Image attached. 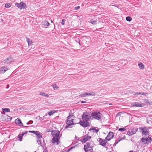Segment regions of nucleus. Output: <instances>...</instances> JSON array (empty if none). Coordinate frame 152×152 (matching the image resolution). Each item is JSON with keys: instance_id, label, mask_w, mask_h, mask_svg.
Wrapping results in <instances>:
<instances>
[{"instance_id": "55", "label": "nucleus", "mask_w": 152, "mask_h": 152, "mask_svg": "<svg viewBox=\"0 0 152 152\" xmlns=\"http://www.w3.org/2000/svg\"><path fill=\"white\" fill-rule=\"evenodd\" d=\"M72 149V148H70L69 149V150H70V149Z\"/></svg>"}, {"instance_id": "6", "label": "nucleus", "mask_w": 152, "mask_h": 152, "mask_svg": "<svg viewBox=\"0 0 152 152\" xmlns=\"http://www.w3.org/2000/svg\"><path fill=\"white\" fill-rule=\"evenodd\" d=\"M15 6L18 8H20V9L25 8L26 7V4L23 2H21L20 4L16 3L15 4Z\"/></svg>"}, {"instance_id": "39", "label": "nucleus", "mask_w": 152, "mask_h": 152, "mask_svg": "<svg viewBox=\"0 0 152 152\" xmlns=\"http://www.w3.org/2000/svg\"><path fill=\"white\" fill-rule=\"evenodd\" d=\"M40 94L42 95V96H45V93L44 92H40Z\"/></svg>"}, {"instance_id": "32", "label": "nucleus", "mask_w": 152, "mask_h": 152, "mask_svg": "<svg viewBox=\"0 0 152 152\" xmlns=\"http://www.w3.org/2000/svg\"><path fill=\"white\" fill-rule=\"evenodd\" d=\"M119 131L121 132L125 131L126 130V129L124 128H120L118 129Z\"/></svg>"}, {"instance_id": "7", "label": "nucleus", "mask_w": 152, "mask_h": 152, "mask_svg": "<svg viewBox=\"0 0 152 152\" xmlns=\"http://www.w3.org/2000/svg\"><path fill=\"white\" fill-rule=\"evenodd\" d=\"M78 124H79L82 126L85 127L89 126V123L87 121H80Z\"/></svg>"}, {"instance_id": "29", "label": "nucleus", "mask_w": 152, "mask_h": 152, "mask_svg": "<svg viewBox=\"0 0 152 152\" xmlns=\"http://www.w3.org/2000/svg\"><path fill=\"white\" fill-rule=\"evenodd\" d=\"M55 113V111H52V110H51V111H50L48 113V114L50 116V115H52L53 114Z\"/></svg>"}, {"instance_id": "28", "label": "nucleus", "mask_w": 152, "mask_h": 152, "mask_svg": "<svg viewBox=\"0 0 152 152\" xmlns=\"http://www.w3.org/2000/svg\"><path fill=\"white\" fill-rule=\"evenodd\" d=\"M132 20V18L130 16H128L126 18V20L128 21H130Z\"/></svg>"}, {"instance_id": "22", "label": "nucleus", "mask_w": 152, "mask_h": 152, "mask_svg": "<svg viewBox=\"0 0 152 152\" xmlns=\"http://www.w3.org/2000/svg\"><path fill=\"white\" fill-rule=\"evenodd\" d=\"M145 137H142L141 139V141H142V142L143 143V144H148L146 142L145 140Z\"/></svg>"}, {"instance_id": "40", "label": "nucleus", "mask_w": 152, "mask_h": 152, "mask_svg": "<svg viewBox=\"0 0 152 152\" xmlns=\"http://www.w3.org/2000/svg\"><path fill=\"white\" fill-rule=\"evenodd\" d=\"M89 93L90 94V95H91L93 96H94L95 95V94L93 92L90 93Z\"/></svg>"}, {"instance_id": "56", "label": "nucleus", "mask_w": 152, "mask_h": 152, "mask_svg": "<svg viewBox=\"0 0 152 152\" xmlns=\"http://www.w3.org/2000/svg\"><path fill=\"white\" fill-rule=\"evenodd\" d=\"M25 127H28V126H25Z\"/></svg>"}, {"instance_id": "34", "label": "nucleus", "mask_w": 152, "mask_h": 152, "mask_svg": "<svg viewBox=\"0 0 152 152\" xmlns=\"http://www.w3.org/2000/svg\"><path fill=\"white\" fill-rule=\"evenodd\" d=\"M53 87L55 90L58 88V87L56 84L54 85L53 86Z\"/></svg>"}, {"instance_id": "4", "label": "nucleus", "mask_w": 152, "mask_h": 152, "mask_svg": "<svg viewBox=\"0 0 152 152\" xmlns=\"http://www.w3.org/2000/svg\"><path fill=\"white\" fill-rule=\"evenodd\" d=\"M86 144L84 145V150L86 152H88L90 151H92L93 150L92 146H90V144L89 142L86 143Z\"/></svg>"}, {"instance_id": "54", "label": "nucleus", "mask_w": 152, "mask_h": 152, "mask_svg": "<svg viewBox=\"0 0 152 152\" xmlns=\"http://www.w3.org/2000/svg\"><path fill=\"white\" fill-rule=\"evenodd\" d=\"M51 23L53 22V21H52V20H51Z\"/></svg>"}, {"instance_id": "48", "label": "nucleus", "mask_w": 152, "mask_h": 152, "mask_svg": "<svg viewBox=\"0 0 152 152\" xmlns=\"http://www.w3.org/2000/svg\"><path fill=\"white\" fill-rule=\"evenodd\" d=\"M86 103V101H81V103Z\"/></svg>"}, {"instance_id": "2", "label": "nucleus", "mask_w": 152, "mask_h": 152, "mask_svg": "<svg viewBox=\"0 0 152 152\" xmlns=\"http://www.w3.org/2000/svg\"><path fill=\"white\" fill-rule=\"evenodd\" d=\"M150 128L149 127L147 128L146 127H140L139 128V130L140 132L142 133V135H144V137H147V136H149V129Z\"/></svg>"}, {"instance_id": "58", "label": "nucleus", "mask_w": 152, "mask_h": 152, "mask_svg": "<svg viewBox=\"0 0 152 152\" xmlns=\"http://www.w3.org/2000/svg\"><path fill=\"white\" fill-rule=\"evenodd\" d=\"M119 113H118V114H119Z\"/></svg>"}, {"instance_id": "38", "label": "nucleus", "mask_w": 152, "mask_h": 152, "mask_svg": "<svg viewBox=\"0 0 152 152\" xmlns=\"http://www.w3.org/2000/svg\"><path fill=\"white\" fill-rule=\"evenodd\" d=\"M65 20L64 19H63L62 20L61 24L63 25H64L65 24Z\"/></svg>"}, {"instance_id": "11", "label": "nucleus", "mask_w": 152, "mask_h": 152, "mask_svg": "<svg viewBox=\"0 0 152 152\" xmlns=\"http://www.w3.org/2000/svg\"><path fill=\"white\" fill-rule=\"evenodd\" d=\"M1 116L2 117V120L3 121L7 120L10 121H11L12 119L11 117L8 115H6L4 116L3 115H2Z\"/></svg>"}, {"instance_id": "31", "label": "nucleus", "mask_w": 152, "mask_h": 152, "mask_svg": "<svg viewBox=\"0 0 152 152\" xmlns=\"http://www.w3.org/2000/svg\"><path fill=\"white\" fill-rule=\"evenodd\" d=\"M37 142L38 143V144L39 145H40L41 146H42V145H41V139H37Z\"/></svg>"}, {"instance_id": "18", "label": "nucleus", "mask_w": 152, "mask_h": 152, "mask_svg": "<svg viewBox=\"0 0 152 152\" xmlns=\"http://www.w3.org/2000/svg\"><path fill=\"white\" fill-rule=\"evenodd\" d=\"M149 136H147V137H145V140L148 144L149 143H151L152 141V139L151 137H150Z\"/></svg>"}, {"instance_id": "8", "label": "nucleus", "mask_w": 152, "mask_h": 152, "mask_svg": "<svg viewBox=\"0 0 152 152\" xmlns=\"http://www.w3.org/2000/svg\"><path fill=\"white\" fill-rule=\"evenodd\" d=\"M137 131V129L136 128H133L129 131L127 133V134L129 136L135 134Z\"/></svg>"}, {"instance_id": "9", "label": "nucleus", "mask_w": 152, "mask_h": 152, "mask_svg": "<svg viewBox=\"0 0 152 152\" xmlns=\"http://www.w3.org/2000/svg\"><path fill=\"white\" fill-rule=\"evenodd\" d=\"M99 139V145L103 146L105 147L106 145L107 142L105 140H103L100 138L98 139Z\"/></svg>"}, {"instance_id": "3", "label": "nucleus", "mask_w": 152, "mask_h": 152, "mask_svg": "<svg viewBox=\"0 0 152 152\" xmlns=\"http://www.w3.org/2000/svg\"><path fill=\"white\" fill-rule=\"evenodd\" d=\"M91 115L93 118L98 120H101L102 116V114L99 111H98L92 112Z\"/></svg>"}, {"instance_id": "50", "label": "nucleus", "mask_w": 152, "mask_h": 152, "mask_svg": "<svg viewBox=\"0 0 152 152\" xmlns=\"http://www.w3.org/2000/svg\"><path fill=\"white\" fill-rule=\"evenodd\" d=\"M1 114H4V115H5V113H3V112H1Z\"/></svg>"}, {"instance_id": "26", "label": "nucleus", "mask_w": 152, "mask_h": 152, "mask_svg": "<svg viewBox=\"0 0 152 152\" xmlns=\"http://www.w3.org/2000/svg\"><path fill=\"white\" fill-rule=\"evenodd\" d=\"M136 94L140 95L141 94L142 95H147L148 94V93H144V92H141V93H139V92H136Z\"/></svg>"}, {"instance_id": "17", "label": "nucleus", "mask_w": 152, "mask_h": 152, "mask_svg": "<svg viewBox=\"0 0 152 152\" xmlns=\"http://www.w3.org/2000/svg\"><path fill=\"white\" fill-rule=\"evenodd\" d=\"M15 123L19 125L20 126L22 125V126H23L21 121L18 118H17L15 120Z\"/></svg>"}, {"instance_id": "15", "label": "nucleus", "mask_w": 152, "mask_h": 152, "mask_svg": "<svg viewBox=\"0 0 152 152\" xmlns=\"http://www.w3.org/2000/svg\"><path fill=\"white\" fill-rule=\"evenodd\" d=\"M82 119L85 121H88L89 119V116L88 115H85L84 113L82 115Z\"/></svg>"}, {"instance_id": "45", "label": "nucleus", "mask_w": 152, "mask_h": 152, "mask_svg": "<svg viewBox=\"0 0 152 152\" xmlns=\"http://www.w3.org/2000/svg\"><path fill=\"white\" fill-rule=\"evenodd\" d=\"M86 96H89L90 94L89 93H85Z\"/></svg>"}, {"instance_id": "24", "label": "nucleus", "mask_w": 152, "mask_h": 152, "mask_svg": "<svg viewBox=\"0 0 152 152\" xmlns=\"http://www.w3.org/2000/svg\"><path fill=\"white\" fill-rule=\"evenodd\" d=\"M3 112H9L10 111V110L9 108H3L2 109Z\"/></svg>"}, {"instance_id": "27", "label": "nucleus", "mask_w": 152, "mask_h": 152, "mask_svg": "<svg viewBox=\"0 0 152 152\" xmlns=\"http://www.w3.org/2000/svg\"><path fill=\"white\" fill-rule=\"evenodd\" d=\"M42 137V135L40 134V133L39 132V133L37 135V139H41Z\"/></svg>"}, {"instance_id": "53", "label": "nucleus", "mask_w": 152, "mask_h": 152, "mask_svg": "<svg viewBox=\"0 0 152 152\" xmlns=\"http://www.w3.org/2000/svg\"><path fill=\"white\" fill-rule=\"evenodd\" d=\"M79 42V44L80 45V42Z\"/></svg>"}, {"instance_id": "19", "label": "nucleus", "mask_w": 152, "mask_h": 152, "mask_svg": "<svg viewBox=\"0 0 152 152\" xmlns=\"http://www.w3.org/2000/svg\"><path fill=\"white\" fill-rule=\"evenodd\" d=\"M26 41L28 42V45H31L32 43V41L31 40L29 39L27 37H26Z\"/></svg>"}, {"instance_id": "30", "label": "nucleus", "mask_w": 152, "mask_h": 152, "mask_svg": "<svg viewBox=\"0 0 152 152\" xmlns=\"http://www.w3.org/2000/svg\"><path fill=\"white\" fill-rule=\"evenodd\" d=\"M23 136H22V134H20L18 135V138H19V140H20V141H22V137Z\"/></svg>"}, {"instance_id": "1", "label": "nucleus", "mask_w": 152, "mask_h": 152, "mask_svg": "<svg viewBox=\"0 0 152 152\" xmlns=\"http://www.w3.org/2000/svg\"><path fill=\"white\" fill-rule=\"evenodd\" d=\"M60 132L58 131H53L52 132V136L53 138L52 140V143L55 144L57 145L58 144L59 140L58 137L59 135Z\"/></svg>"}, {"instance_id": "33", "label": "nucleus", "mask_w": 152, "mask_h": 152, "mask_svg": "<svg viewBox=\"0 0 152 152\" xmlns=\"http://www.w3.org/2000/svg\"><path fill=\"white\" fill-rule=\"evenodd\" d=\"M11 4L10 3H7L5 4V7L6 8H9L11 7Z\"/></svg>"}, {"instance_id": "51", "label": "nucleus", "mask_w": 152, "mask_h": 152, "mask_svg": "<svg viewBox=\"0 0 152 152\" xmlns=\"http://www.w3.org/2000/svg\"><path fill=\"white\" fill-rule=\"evenodd\" d=\"M45 150H46L47 151H45V152H48L47 151V148L46 147H45Z\"/></svg>"}, {"instance_id": "47", "label": "nucleus", "mask_w": 152, "mask_h": 152, "mask_svg": "<svg viewBox=\"0 0 152 152\" xmlns=\"http://www.w3.org/2000/svg\"><path fill=\"white\" fill-rule=\"evenodd\" d=\"M34 131H28L29 132V133H33Z\"/></svg>"}, {"instance_id": "52", "label": "nucleus", "mask_w": 152, "mask_h": 152, "mask_svg": "<svg viewBox=\"0 0 152 152\" xmlns=\"http://www.w3.org/2000/svg\"><path fill=\"white\" fill-rule=\"evenodd\" d=\"M129 152H133V151H129Z\"/></svg>"}, {"instance_id": "49", "label": "nucleus", "mask_w": 152, "mask_h": 152, "mask_svg": "<svg viewBox=\"0 0 152 152\" xmlns=\"http://www.w3.org/2000/svg\"><path fill=\"white\" fill-rule=\"evenodd\" d=\"M49 95L48 94H45V96H46V97H48L49 96Z\"/></svg>"}, {"instance_id": "14", "label": "nucleus", "mask_w": 152, "mask_h": 152, "mask_svg": "<svg viewBox=\"0 0 152 152\" xmlns=\"http://www.w3.org/2000/svg\"><path fill=\"white\" fill-rule=\"evenodd\" d=\"M8 69L6 66H3L0 69V73H4Z\"/></svg>"}, {"instance_id": "25", "label": "nucleus", "mask_w": 152, "mask_h": 152, "mask_svg": "<svg viewBox=\"0 0 152 152\" xmlns=\"http://www.w3.org/2000/svg\"><path fill=\"white\" fill-rule=\"evenodd\" d=\"M90 23L93 25H95L97 23V21L93 20V19H91L90 20Z\"/></svg>"}, {"instance_id": "36", "label": "nucleus", "mask_w": 152, "mask_h": 152, "mask_svg": "<svg viewBox=\"0 0 152 152\" xmlns=\"http://www.w3.org/2000/svg\"><path fill=\"white\" fill-rule=\"evenodd\" d=\"M28 132V131H26L24 132H23L22 134V136H23L25 134H27Z\"/></svg>"}, {"instance_id": "13", "label": "nucleus", "mask_w": 152, "mask_h": 152, "mask_svg": "<svg viewBox=\"0 0 152 152\" xmlns=\"http://www.w3.org/2000/svg\"><path fill=\"white\" fill-rule=\"evenodd\" d=\"M12 60L13 59L10 56L6 60H4V62L6 64H10Z\"/></svg>"}, {"instance_id": "21", "label": "nucleus", "mask_w": 152, "mask_h": 152, "mask_svg": "<svg viewBox=\"0 0 152 152\" xmlns=\"http://www.w3.org/2000/svg\"><path fill=\"white\" fill-rule=\"evenodd\" d=\"M138 66L140 69H143L144 68V65L142 63H139L138 64Z\"/></svg>"}, {"instance_id": "46", "label": "nucleus", "mask_w": 152, "mask_h": 152, "mask_svg": "<svg viewBox=\"0 0 152 152\" xmlns=\"http://www.w3.org/2000/svg\"><path fill=\"white\" fill-rule=\"evenodd\" d=\"M122 140V138H121V139H119L118 140H117V142H119L120 141H121V140Z\"/></svg>"}, {"instance_id": "12", "label": "nucleus", "mask_w": 152, "mask_h": 152, "mask_svg": "<svg viewBox=\"0 0 152 152\" xmlns=\"http://www.w3.org/2000/svg\"><path fill=\"white\" fill-rule=\"evenodd\" d=\"M91 138V137L89 136L88 134H86L85 135L83 138L82 141L83 143L86 142L88 140H89Z\"/></svg>"}, {"instance_id": "44", "label": "nucleus", "mask_w": 152, "mask_h": 152, "mask_svg": "<svg viewBox=\"0 0 152 152\" xmlns=\"http://www.w3.org/2000/svg\"><path fill=\"white\" fill-rule=\"evenodd\" d=\"M118 143V142H117V140H115V143H114L113 145V146H115Z\"/></svg>"}, {"instance_id": "41", "label": "nucleus", "mask_w": 152, "mask_h": 152, "mask_svg": "<svg viewBox=\"0 0 152 152\" xmlns=\"http://www.w3.org/2000/svg\"><path fill=\"white\" fill-rule=\"evenodd\" d=\"M80 96H81V97H84L86 96V94H80Z\"/></svg>"}, {"instance_id": "5", "label": "nucleus", "mask_w": 152, "mask_h": 152, "mask_svg": "<svg viewBox=\"0 0 152 152\" xmlns=\"http://www.w3.org/2000/svg\"><path fill=\"white\" fill-rule=\"evenodd\" d=\"M114 134L113 132H110L107 136L105 138V140L106 141V142L108 141L113 138L114 137Z\"/></svg>"}, {"instance_id": "57", "label": "nucleus", "mask_w": 152, "mask_h": 152, "mask_svg": "<svg viewBox=\"0 0 152 152\" xmlns=\"http://www.w3.org/2000/svg\"><path fill=\"white\" fill-rule=\"evenodd\" d=\"M119 113H118V114H119Z\"/></svg>"}, {"instance_id": "42", "label": "nucleus", "mask_w": 152, "mask_h": 152, "mask_svg": "<svg viewBox=\"0 0 152 152\" xmlns=\"http://www.w3.org/2000/svg\"><path fill=\"white\" fill-rule=\"evenodd\" d=\"M73 115H69L67 117V119H69H69H70V118Z\"/></svg>"}, {"instance_id": "10", "label": "nucleus", "mask_w": 152, "mask_h": 152, "mask_svg": "<svg viewBox=\"0 0 152 152\" xmlns=\"http://www.w3.org/2000/svg\"><path fill=\"white\" fill-rule=\"evenodd\" d=\"M73 119L71 120L67 119V121L66 123L67 124V125L66 126V128H68L69 126H70L72 125L75 124V123H73Z\"/></svg>"}, {"instance_id": "23", "label": "nucleus", "mask_w": 152, "mask_h": 152, "mask_svg": "<svg viewBox=\"0 0 152 152\" xmlns=\"http://www.w3.org/2000/svg\"><path fill=\"white\" fill-rule=\"evenodd\" d=\"M43 24L45 26H49L50 23L47 21H44L43 22Z\"/></svg>"}, {"instance_id": "16", "label": "nucleus", "mask_w": 152, "mask_h": 152, "mask_svg": "<svg viewBox=\"0 0 152 152\" xmlns=\"http://www.w3.org/2000/svg\"><path fill=\"white\" fill-rule=\"evenodd\" d=\"M144 104L143 103L141 104L140 103L135 102L133 104V106L137 107H142L144 106Z\"/></svg>"}, {"instance_id": "35", "label": "nucleus", "mask_w": 152, "mask_h": 152, "mask_svg": "<svg viewBox=\"0 0 152 152\" xmlns=\"http://www.w3.org/2000/svg\"><path fill=\"white\" fill-rule=\"evenodd\" d=\"M33 121H32L31 120L29 121L28 122L26 123V124L28 125L30 124H31L33 123Z\"/></svg>"}, {"instance_id": "20", "label": "nucleus", "mask_w": 152, "mask_h": 152, "mask_svg": "<svg viewBox=\"0 0 152 152\" xmlns=\"http://www.w3.org/2000/svg\"><path fill=\"white\" fill-rule=\"evenodd\" d=\"M91 130H93V132H95L97 133L99 131V129H96L95 128H91L89 129V131H91Z\"/></svg>"}, {"instance_id": "37", "label": "nucleus", "mask_w": 152, "mask_h": 152, "mask_svg": "<svg viewBox=\"0 0 152 152\" xmlns=\"http://www.w3.org/2000/svg\"><path fill=\"white\" fill-rule=\"evenodd\" d=\"M39 131H34L33 133L37 135V134L39 133Z\"/></svg>"}, {"instance_id": "43", "label": "nucleus", "mask_w": 152, "mask_h": 152, "mask_svg": "<svg viewBox=\"0 0 152 152\" xmlns=\"http://www.w3.org/2000/svg\"><path fill=\"white\" fill-rule=\"evenodd\" d=\"M80 6H78L77 7H75V10H77L78 9H79L80 8Z\"/></svg>"}]
</instances>
